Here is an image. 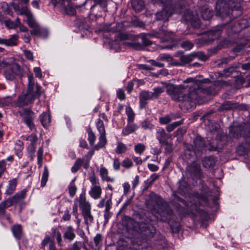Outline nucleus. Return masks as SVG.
Returning <instances> with one entry per match:
<instances>
[{
  "instance_id": "1",
  "label": "nucleus",
  "mask_w": 250,
  "mask_h": 250,
  "mask_svg": "<svg viewBox=\"0 0 250 250\" xmlns=\"http://www.w3.org/2000/svg\"><path fill=\"white\" fill-rule=\"evenodd\" d=\"M117 37L113 43L116 44V42L120 41L128 47L136 50H142L146 46L151 44L149 40L150 38L159 39L161 42H169L173 43L174 39L172 37L171 32H154L146 34L141 33L137 35L131 32H116Z\"/></svg>"
},
{
  "instance_id": "2",
  "label": "nucleus",
  "mask_w": 250,
  "mask_h": 250,
  "mask_svg": "<svg viewBox=\"0 0 250 250\" xmlns=\"http://www.w3.org/2000/svg\"><path fill=\"white\" fill-rule=\"evenodd\" d=\"M197 83L191 78H188L184 81L183 84L173 87L169 91V95L173 100L184 103L187 108L193 106L198 98V95L192 86L197 84Z\"/></svg>"
},
{
  "instance_id": "3",
  "label": "nucleus",
  "mask_w": 250,
  "mask_h": 250,
  "mask_svg": "<svg viewBox=\"0 0 250 250\" xmlns=\"http://www.w3.org/2000/svg\"><path fill=\"white\" fill-rule=\"evenodd\" d=\"M242 0H218L216 4L217 15L231 20L242 14Z\"/></svg>"
},
{
  "instance_id": "4",
  "label": "nucleus",
  "mask_w": 250,
  "mask_h": 250,
  "mask_svg": "<svg viewBox=\"0 0 250 250\" xmlns=\"http://www.w3.org/2000/svg\"><path fill=\"white\" fill-rule=\"evenodd\" d=\"M154 4H162L163 8L162 11L156 14L157 20L167 21L169 16L175 13L180 14L186 6L185 0H151Z\"/></svg>"
},
{
  "instance_id": "5",
  "label": "nucleus",
  "mask_w": 250,
  "mask_h": 250,
  "mask_svg": "<svg viewBox=\"0 0 250 250\" xmlns=\"http://www.w3.org/2000/svg\"><path fill=\"white\" fill-rule=\"evenodd\" d=\"M89 179L92 186L89 191V194L94 199H98L100 198L102 190L100 186L99 180L94 172H92L89 175Z\"/></svg>"
},
{
  "instance_id": "6",
  "label": "nucleus",
  "mask_w": 250,
  "mask_h": 250,
  "mask_svg": "<svg viewBox=\"0 0 250 250\" xmlns=\"http://www.w3.org/2000/svg\"><path fill=\"white\" fill-rule=\"evenodd\" d=\"M20 13L21 15L24 14L26 16L28 24L33 29L34 31L42 30V29L34 19L32 13L26 7H22L20 11Z\"/></svg>"
},
{
  "instance_id": "7",
  "label": "nucleus",
  "mask_w": 250,
  "mask_h": 250,
  "mask_svg": "<svg viewBox=\"0 0 250 250\" xmlns=\"http://www.w3.org/2000/svg\"><path fill=\"white\" fill-rule=\"evenodd\" d=\"M240 64L231 66L228 68H225L222 71H219L216 73V77L218 78L224 77H232L233 78L234 76L237 75H240L241 72L237 69L240 67Z\"/></svg>"
},
{
  "instance_id": "8",
  "label": "nucleus",
  "mask_w": 250,
  "mask_h": 250,
  "mask_svg": "<svg viewBox=\"0 0 250 250\" xmlns=\"http://www.w3.org/2000/svg\"><path fill=\"white\" fill-rule=\"evenodd\" d=\"M188 173L190 175L193 179H201L203 177V174L201 170L199 164L194 162L187 167Z\"/></svg>"
},
{
  "instance_id": "9",
  "label": "nucleus",
  "mask_w": 250,
  "mask_h": 250,
  "mask_svg": "<svg viewBox=\"0 0 250 250\" xmlns=\"http://www.w3.org/2000/svg\"><path fill=\"white\" fill-rule=\"evenodd\" d=\"M172 214V210L168 206L167 203H164L159 208L156 217L161 221H166L167 219V216Z\"/></svg>"
},
{
  "instance_id": "10",
  "label": "nucleus",
  "mask_w": 250,
  "mask_h": 250,
  "mask_svg": "<svg viewBox=\"0 0 250 250\" xmlns=\"http://www.w3.org/2000/svg\"><path fill=\"white\" fill-rule=\"evenodd\" d=\"M20 115L23 117L24 121L31 130L35 128V125L33 122L34 112L29 108L24 109L19 112Z\"/></svg>"
},
{
  "instance_id": "11",
  "label": "nucleus",
  "mask_w": 250,
  "mask_h": 250,
  "mask_svg": "<svg viewBox=\"0 0 250 250\" xmlns=\"http://www.w3.org/2000/svg\"><path fill=\"white\" fill-rule=\"evenodd\" d=\"M184 20L189 21L194 29H198L200 27L201 21L198 15H193L189 11L187 10L185 13Z\"/></svg>"
},
{
  "instance_id": "12",
  "label": "nucleus",
  "mask_w": 250,
  "mask_h": 250,
  "mask_svg": "<svg viewBox=\"0 0 250 250\" xmlns=\"http://www.w3.org/2000/svg\"><path fill=\"white\" fill-rule=\"evenodd\" d=\"M34 88L31 91L28 88L27 93L20 96L18 98V103L20 105H27L31 103L35 99V94H33Z\"/></svg>"
},
{
  "instance_id": "13",
  "label": "nucleus",
  "mask_w": 250,
  "mask_h": 250,
  "mask_svg": "<svg viewBox=\"0 0 250 250\" xmlns=\"http://www.w3.org/2000/svg\"><path fill=\"white\" fill-rule=\"evenodd\" d=\"M4 24L8 30H16L19 28L20 31H26V27L21 24L19 18H16L15 21L10 20H5Z\"/></svg>"
},
{
  "instance_id": "14",
  "label": "nucleus",
  "mask_w": 250,
  "mask_h": 250,
  "mask_svg": "<svg viewBox=\"0 0 250 250\" xmlns=\"http://www.w3.org/2000/svg\"><path fill=\"white\" fill-rule=\"evenodd\" d=\"M76 200L79 202V205L82 210V213L91 210V206L87 201L84 194H81Z\"/></svg>"
},
{
  "instance_id": "15",
  "label": "nucleus",
  "mask_w": 250,
  "mask_h": 250,
  "mask_svg": "<svg viewBox=\"0 0 250 250\" xmlns=\"http://www.w3.org/2000/svg\"><path fill=\"white\" fill-rule=\"evenodd\" d=\"M125 22H124L116 24L115 26L116 27V29L114 28V25L112 27H110L111 26V24L104 23L101 25V27L99 31H122L123 29H122L121 28L123 25V24L125 25Z\"/></svg>"
},
{
  "instance_id": "16",
  "label": "nucleus",
  "mask_w": 250,
  "mask_h": 250,
  "mask_svg": "<svg viewBox=\"0 0 250 250\" xmlns=\"http://www.w3.org/2000/svg\"><path fill=\"white\" fill-rule=\"evenodd\" d=\"M153 99L151 92L142 91L139 95L140 106L141 108H144L147 104V100Z\"/></svg>"
},
{
  "instance_id": "17",
  "label": "nucleus",
  "mask_w": 250,
  "mask_h": 250,
  "mask_svg": "<svg viewBox=\"0 0 250 250\" xmlns=\"http://www.w3.org/2000/svg\"><path fill=\"white\" fill-rule=\"evenodd\" d=\"M156 136L161 144H166L169 138V136L166 133L165 129L162 128L157 129Z\"/></svg>"
},
{
  "instance_id": "18",
  "label": "nucleus",
  "mask_w": 250,
  "mask_h": 250,
  "mask_svg": "<svg viewBox=\"0 0 250 250\" xmlns=\"http://www.w3.org/2000/svg\"><path fill=\"white\" fill-rule=\"evenodd\" d=\"M201 17L204 20H209L213 15V11L211 8L207 5H204L199 9Z\"/></svg>"
},
{
  "instance_id": "19",
  "label": "nucleus",
  "mask_w": 250,
  "mask_h": 250,
  "mask_svg": "<svg viewBox=\"0 0 250 250\" xmlns=\"http://www.w3.org/2000/svg\"><path fill=\"white\" fill-rule=\"evenodd\" d=\"M10 69L16 77L18 76L21 78L23 77L25 74V70L23 68L16 62L12 63Z\"/></svg>"
},
{
  "instance_id": "20",
  "label": "nucleus",
  "mask_w": 250,
  "mask_h": 250,
  "mask_svg": "<svg viewBox=\"0 0 250 250\" xmlns=\"http://www.w3.org/2000/svg\"><path fill=\"white\" fill-rule=\"evenodd\" d=\"M18 37L16 35H13L10 39L0 38V44H4L8 46H16L17 45Z\"/></svg>"
},
{
  "instance_id": "21",
  "label": "nucleus",
  "mask_w": 250,
  "mask_h": 250,
  "mask_svg": "<svg viewBox=\"0 0 250 250\" xmlns=\"http://www.w3.org/2000/svg\"><path fill=\"white\" fill-rule=\"evenodd\" d=\"M26 192V189H23L20 192L15 194L13 197L8 198V199H10L13 205L14 204L18 203L23 200L25 197Z\"/></svg>"
},
{
  "instance_id": "22",
  "label": "nucleus",
  "mask_w": 250,
  "mask_h": 250,
  "mask_svg": "<svg viewBox=\"0 0 250 250\" xmlns=\"http://www.w3.org/2000/svg\"><path fill=\"white\" fill-rule=\"evenodd\" d=\"M243 132V127L241 125L229 127V135L234 138L239 137L242 135Z\"/></svg>"
},
{
  "instance_id": "23",
  "label": "nucleus",
  "mask_w": 250,
  "mask_h": 250,
  "mask_svg": "<svg viewBox=\"0 0 250 250\" xmlns=\"http://www.w3.org/2000/svg\"><path fill=\"white\" fill-rule=\"evenodd\" d=\"M100 175L103 181L113 182L115 180L113 177H110L108 176V170L104 167L100 168Z\"/></svg>"
},
{
  "instance_id": "24",
  "label": "nucleus",
  "mask_w": 250,
  "mask_h": 250,
  "mask_svg": "<svg viewBox=\"0 0 250 250\" xmlns=\"http://www.w3.org/2000/svg\"><path fill=\"white\" fill-rule=\"evenodd\" d=\"M144 225L145 226L141 227V231L143 234L147 237H152L155 232L154 227L151 225Z\"/></svg>"
},
{
  "instance_id": "25",
  "label": "nucleus",
  "mask_w": 250,
  "mask_h": 250,
  "mask_svg": "<svg viewBox=\"0 0 250 250\" xmlns=\"http://www.w3.org/2000/svg\"><path fill=\"white\" fill-rule=\"evenodd\" d=\"M139 128L138 126L135 124H127L126 127L122 130V134L124 136L128 135L134 132Z\"/></svg>"
},
{
  "instance_id": "26",
  "label": "nucleus",
  "mask_w": 250,
  "mask_h": 250,
  "mask_svg": "<svg viewBox=\"0 0 250 250\" xmlns=\"http://www.w3.org/2000/svg\"><path fill=\"white\" fill-rule=\"evenodd\" d=\"M194 144L195 148L198 151L202 150L207 147L204 139L200 136H197L194 139Z\"/></svg>"
},
{
  "instance_id": "27",
  "label": "nucleus",
  "mask_w": 250,
  "mask_h": 250,
  "mask_svg": "<svg viewBox=\"0 0 250 250\" xmlns=\"http://www.w3.org/2000/svg\"><path fill=\"white\" fill-rule=\"evenodd\" d=\"M179 192L181 194L186 195L188 193L189 188L188 183L183 179H181L178 182Z\"/></svg>"
},
{
  "instance_id": "28",
  "label": "nucleus",
  "mask_w": 250,
  "mask_h": 250,
  "mask_svg": "<svg viewBox=\"0 0 250 250\" xmlns=\"http://www.w3.org/2000/svg\"><path fill=\"white\" fill-rule=\"evenodd\" d=\"M191 79L194 80V81H196L197 83V85L195 86V84L194 85H193L192 86V88H193V90L196 91H201L203 89V88L205 87L203 86V84L204 83H207L210 82V80L208 79H205L202 80H199L197 79H196L195 78H191Z\"/></svg>"
},
{
  "instance_id": "29",
  "label": "nucleus",
  "mask_w": 250,
  "mask_h": 250,
  "mask_svg": "<svg viewBox=\"0 0 250 250\" xmlns=\"http://www.w3.org/2000/svg\"><path fill=\"white\" fill-rule=\"evenodd\" d=\"M12 206V201L10 199H7L3 201L0 203V216H4L5 213V209Z\"/></svg>"
},
{
  "instance_id": "30",
  "label": "nucleus",
  "mask_w": 250,
  "mask_h": 250,
  "mask_svg": "<svg viewBox=\"0 0 250 250\" xmlns=\"http://www.w3.org/2000/svg\"><path fill=\"white\" fill-rule=\"evenodd\" d=\"M202 164L203 167L206 168H212L215 164V161L212 156L207 157L203 159Z\"/></svg>"
},
{
  "instance_id": "31",
  "label": "nucleus",
  "mask_w": 250,
  "mask_h": 250,
  "mask_svg": "<svg viewBox=\"0 0 250 250\" xmlns=\"http://www.w3.org/2000/svg\"><path fill=\"white\" fill-rule=\"evenodd\" d=\"M131 4L133 9L137 12L141 11L145 6L143 0H132Z\"/></svg>"
},
{
  "instance_id": "32",
  "label": "nucleus",
  "mask_w": 250,
  "mask_h": 250,
  "mask_svg": "<svg viewBox=\"0 0 250 250\" xmlns=\"http://www.w3.org/2000/svg\"><path fill=\"white\" fill-rule=\"evenodd\" d=\"M75 236L74 229L70 226H68L64 233V238L71 241L75 238Z\"/></svg>"
},
{
  "instance_id": "33",
  "label": "nucleus",
  "mask_w": 250,
  "mask_h": 250,
  "mask_svg": "<svg viewBox=\"0 0 250 250\" xmlns=\"http://www.w3.org/2000/svg\"><path fill=\"white\" fill-rule=\"evenodd\" d=\"M16 186L17 180L16 179H13L9 181L5 193L8 195L12 194L15 191Z\"/></svg>"
},
{
  "instance_id": "34",
  "label": "nucleus",
  "mask_w": 250,
  "mask_h": 250,
  "mask_svg": "<svg viewBox=\"0 0 250 250\" xmlns=\"http://www.w3.org/2000/svg\"><path fill=\"white\" fill-rule=\"evenodd\" d=\"M82 214L84 220V224L86 225H90L93 222L94 217L91 213V210L83 213Z\"/></svg>"
},
{
  "instance_id": "35",
  "label": "nucleus",
  "mask_w": 250,
  "mask_h": 250,
  "mask_svg": "<svg viewBox=\"0 0 250 250\" xmlns=\"http://www.w3.org/2000/svg\"><path fill=\"white\" fill-rule=\"evenodd\" d=\"M195 54L190 53L186 55H182L180 57V60L182 64V65H184L188 63L192 62L194 58Z\"/></svg>"
},
{
  "instance_id": "36",
  "label": "nucleus",
  "mask_w": 250,
  "mask_h": 250,
  "mask_svg": "<svg viewBox=\"0 0 250 250\" xmlns=\"http://www.w3.org/2000/svg\"><path fill=\"white\" fill-rule=\"evenodd\" d=\"M40 120L42 125L44 127H45L47 126L50 122V115L46 112H43L40 115Z\"/></svg>"
},
{
  "instance_id": "37",
  "label": "nucleus",
  "mask_w": 250,
  "mask_h": 250,
  "mask_svg": "<svg viewBox=\"0 0 250 250\" xmlns=\"http://www.w3.org/2000/svg\"><path fill=\"white\" fill-rule=\"evenodd\" d=\"M245 79L242 76V73L240 75H237L233 77V83L237 88H239L244 83Z\"/></svg>"
},
{
  "instance_id": "38",
  "label": "nucleus",
  "mask_w": 250,
  "mask_h": 250,
  "mask_svg": "<svg viewBox=\"0 0 250 250\" xmlns=\"http://www.w3.org/2000/svg\"><path fill=\"white\" fill-rule=\"evenodd\" d=\"M99 141L98 144L95 145L94 148L98 150L101 148L103 147L106 143V139L105 137V133L103 134H100L99 137Z\"/></svg>"
},
{
  "instance_id": "39",
  "label": "nucleus",
  "mask_w": 250,
  "mask_h": 250,
  "mask_svg": "<svg viewBox=\"0 0 250 250\" xmlns=\"http://www.w3.org/2000/svg\"><path fill=\"white\" fill-rule=\"evenodd\" d=\"M23 143L21 140H17L15 143V149L16 154L20 158L22 156V150L23 148Z\"/></svg>"
},
{
  "instance_id": "40",
  "label": "nucleus",
  "mask_w": 250,
  "mask_h": 250,
  "mask_svg": "<svg viewBox=\"0 0 250 250\" xmlns=\"http://www.w3.org/2000/svg\"><path fill=\"white\" fill-rule=\"evenodd\" d=\"M176 118L175 116L173 114H169L165 116L160 117L159 118V122L161 124H167L171 122L172 120Z\"/></svg>"
},
{
  "instance_id": "41",
  "label": "nucleus",
  "mask_w": 250,
  "mask_h": 250,
  "mask_svg": "<svg viewBox=\"0 0 250 250\" xmlns=\"http://www.w3.org/2000/svg\"><path fill=\"white\" fill-rule=\"evenodd\" d=\"M49 176V171L46 166L44 167L43 171L42 174L41 186L42 187H44L47 181H48V178Z\"/></svg>"
},
{
  "instance_id": "42",
  "label": "nucleus",
  "mask_w": 250,
  "mask_h": 250,
  "mask_svg": "<svg viewBox=\"0 0 250 250\" xmlns=\"http://www.w3.org/2000/svg\"><path fill=\"white\" fill-rule=\"evenodd\" d=\"M127 147L122 142H118L117 147L115 150L117 154H120L125 153L127 150Z\"/></svg>"
},
{
  "instance_id": "43",
  "label": "nucleus",
  "mask_w": 250,
  "mask_h": 250,
  "mask_svg": "<svg viewBox=\"0 0 250 250\" xmlns=\"http://www.w3.org/2000/svg\"><path fill=\"white\" fill-rule=\"evenodd\" d=\"M215 84L208 87H205L201 92L208 95H214L216 92Z\"/></svg>"
},
{
  "instance_id": "44",
  "label": "nucleus",
  "mask_w": 250,
  "mask_h": 250,
  "mask_svg": "<svg viewBox=\"0 0 250 250\" xmlns=\"http://www.w3.org/2000/svg\"><path fill=\"white\" fill-rule=\"evenodd\" d=\"M236 107V104L230 101L225 102L220 106L221 110H229Z\"/></svg>"
},
{
  "instance_id": "45",
  "label": "nucleus",
  "mask_w": 250,
  "mask_h": 250,
  "mask_svg": "<svg viewBox=\"0 0 250 250\" xmlns=\"http://www.w3.org/2000/svg\"><path fill=\"white\" fill-rule=\"evenodd\" d=\"M125 113L127 116V123L130 124L133 122L135 114L130 106H127L125 108Z\"/></svg>"
},
{
  "instance_id": "46",
  "label": "nucleus",
  "mask_w": 250,
  "mask_h": 250,
  "mask_svg": "<svg viewBox=\"0 0 250 250\" xmlns=\"http://www.w3.org/2000/svg\"><path fill=\"white\" fill-rule=\"evenodd\" d=\"M250 25V19H243L239 21L237 26L239 27V29L243 30L248 27Z\"/></svg>"
},
{
  "instance_id": "47",
  "label": "nucleus",
  "mask_w": 250,
  "mask_h": 250,
  "mask_svg": "<svg viewBox=\"0 0 250 250\" xmlns=\"http://www.w3.org/2000/svg\"><path fill=\"white\" fill-rule=\"evenodd\" d=\"M12 231L14 236L19 239L21 234V227L20 225H14L12 228Z\"/></svg>"
},
{
  "instance_id": "48",
  "label": "nucleus",
  "mask_w": 250,
  "mask_h": 250,
  "mask_svg": "<svg viewBox=\"0 0 250 250\" xmlns=\"http://www.w3.org/2000/svg\"><path fill=\"white\" fill-rule=\"evenodd\" d=\"M63 12L67 15L73 16L75 14L76 11L71 3L68 2L67 6L63 8Z\"/></svg>"
},
{
  "instance_id": "49",
  "label": "nucleus",
  "mask_w": 250,
  "mask_h": 250,
  "mask_svg": "<svg viewBox=\"0 0 250 250\" xmlns=\"http://www.w3.org/2000/svg\"><path fill=\"white\" fill-rule=\"evenodd\" d=\"M28 87L30 90L31 91L33 88H36L38 91L39 88V85L38 84L35 85L34 81V77L32 74H30L28 76Z\"/></svg>"
},
{
  "instance_id": "50",
  "label": "nucleus",
  "mask_w": 250,
  "mask_h": 250,
  "mask_svg": "<svg viewBox=\"0 0 250 250\" xmlns=\"http://www.w3.org/2000/svg\"><path fill=\"white\" fill-rule=\"evenodd\" d=\"M83 163V159L81 158L77 159L73 166L71 167V171L73 173L77 172L80 168Z\"/></svg>"
},
{
  "instance_id": "51",
  "label": "nucleus",
  "mask_w": 250,
  "mask_h": 250,
  "mask_svg": "<svg viewBox=\"0 0 250 250\" xmlns=\"http://www.w3.org/2000/svg\"><path fill=\"white\" fill-rule=\"evenodd\" d=\"M88 140L90 146H93L96 140V136L91 128L87 129Z\"/></svg>"
},
{
  "instance_id": "52",
  "label": "nucleus",
  "mask_w": 250,
  "mask_h": 250,
  "mask_svg": "<svg viewBox=\"0 0 250 250\" xmlns=\"http://www.w3.org/2000/svg\"><path fill=\"white\" fill-rule=\"evenodd\" d=\"M4 76L6 80L9 81H13L16 78V76L10 68L7 69L4 71Z\"/></svg>"
},
{
  "instance_id": "53",
  "label": "nucleus",
  "mask_w": 250,
  "mask_h": 250,
  "mask_svg": "<svg viewBox=\"0 0 250 250\" xmlns=\"http://www.w3.org/2000/svg\"><path fill=\"white\" fill-rule=\"evenodd\" d=\"M163 91L164 88L161 87H156L154 88L153 92H151L153 99L157 98Z\"/></svg>"
},
{
  "instance_id": "54",
  "label": "nucleus",
  "mask_w": 250,
  "mask_h": 250,
  "mask_svg": "<svg viewBox=\"0 0 250 250\" xmlns=\"http://www.w3.org/2000/svg\"><path fill=\"white\" fill-rule=\"evenodd\" d=\"M233 82L232 80H228L227 81L224 80H218L215 82V85L216 86H227L230 85L232 84Z\"/></svg>"
},
{
  "instance_id": "55",
  "label": "nucleus",
  "mask_w": 250,
  "mask_h": 250,
  "mask_svg": "<svg viewBox=\"0 0 250 250\" xmlns=\"http://www.w3.org/2000/svg\"><path fill=\"white\" fill-rule=\"evenodd\" d=\"M96 127L100 134H103L105 133L104 123L100 119H98L96 123Z\"/></svg>"
},
{
  "instance_id": "56",
  "label": "nucleus",
  "mask_w": 250,
  "mask_h": 250,
  "mask_svg": "<svg viewBox=\"0 0 250 250\" xmlns=\"http://www.w3.org/2000/svg\"><path fill=\"white\" fill-rule=\"evenodd\" d=\"M182 124V121H178L174 122L171 124L167 125L166 127L167 130L168 132H171L176 127Z\"/></svg>"
},
{
  "instance_id": "57",
  "label": "nucleus",
  "mask_w": 250,
  "mask_h": 250,
  "mask_svg": "<svg viewBox=\"0 0 250 250\" xmlns=\"http://www.w3.org/2000/svg\"><path fill=\"white\" fill-rule=\"evenodd\" d=\"M146 146L141 143H138L134 146V150L136 153L141 154L145 150Z\"/></svg>"
},
{
  "instance_id": "58",
  "label": "nucleus",
  "mask_w": 250,
  "mask_h": 250,
  "mask_svg": "<svg viewBox=\"0 0 250 250\" xmlns=\"http://www.w3.org/2000/svg\"><path fill=\"white\" fill-rule=\"evenodd\" d=\"M77 190V188L76 187L73 183H70L68 186V191L70 196L71 197H74L76 194Z\"/></svg>"
},
{
  "instance_id": "59",
  "label": "nucleus",
  "mask_w": 250,
  "mask_h": 250,
  "mask_svg": "<svg viewBox=\"0 0 250 250\" xmlns=\"http://www.w3.org/2000/svg\"><path fill=\"white\" fill-rule=\"evenodd\" d=\"M181 46L185 50H189L193 47V44L188 41H186L181 43Z\"/></svg>"
},
{
  "instance_id": "60",
  "label": "nucleus",
  "mask_w": 250,
  "mask_h": 250,
  "mask_svg": "<svg viewBox=\"0 0 250 250\" xmlns=\"http://www.w3.org/2000/svg\"><path fill=\"white\" fill-rule=\"evenodd\" d=\"M159 177V175L156 173H154L151 175L150 177V179L146 180V183H149L147 186L146 188H148L150 186H151L153 183L158 179Z\"/></svg>"
},
{
  "instance_id": "61",
  "label": "nucleus",
  "mask_w": 250,
  "mask_h": 250,
  "mask_svg": "<svg viewBox=\"0 0 250 250\" xmlns=\"http://www.w3.org/2000/svg\"><path fill=\"white\" fill-rule=\"evenodd\" d=\"M42 155L43 149L42 147H41L38 149L37 154L38 164L40 167L42 165Z\"/></svg>"
},
{
  "instance_id": "62",
  "label": "nucleus",
  "mask_w": 250,
  "mask_h": 250,
  "mask_svg": "<svg viewBox=\"0 0 250 250\" xmlns=\"http://www.w3.org/2000/svg\"><path fill=\"white\" fill-rule=\"evenodd\" d=\"M12 60L13 58H6L3 59L2 61H1V68L7 67V66H11L12 64Z\"/></svg>"
},
{
  "instance_id": "63",
  "label": "nucleus",
  "mask_w": 250,
  "mask_h": 250,
  "mask_svg": "<svg viewBox=\"0 0 250 250\" xmlns=\"http://www.w3.org/2000/svg\"><path fill=\"white\" fill-rule=\"evenodd\" d=\"M27 140H29L31 142V145L34 146L36 145L38 138L36 135H35L34 134H31L29 136H28L27 138Z\"/></svg>"
},
{
  "instance_id": "64",
  "label": "nucleus",
  "mask_w": 250,
  "mask_h": 250,
  "mask_svg": "<svg viewBox=\"0 0 250 250\" xmlns=\"http://www.w3.org/2000/svg\"><path fill=\"white\" fill-rule=\"evenodd\" d=\"M138 250H153V249L148 243L144 242L141 246H138Z\"/></svg>"
}]
</instances>
